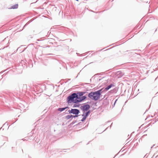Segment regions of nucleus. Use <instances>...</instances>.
Listing matches in <instances>:
<instances>
[{"instance_id":"nucleus-1","label":"nucleus","mask_w":158,"mask_h":158,"mask_svg":"<svg viewBox=\"0 0 158 158\" xmlns=\"http://www.w3.org/2000/svg\"><path fill=\"white\" fill-rule=\"evenodd\" d=\"M102 90L101 89L96 92H91L89 94L88 97L92 100H97L100 98Z\"/></svg>"},{"instance_id":"nucleus-2","label":"nucleus","mask_w":158,"mask_h":158,"mask_svg":"<svg viewBox=\"0 0 158 158\" xmlns=\"http://www.w3.org/2000/svg\"><path fill=\"white\" fill-rule=\"evenodd\" d=\"M78 97L75 93H73L68 98V102L69 103H77L79 102Z\"/></svg>"},{"instance_id":"nucleus-3","label":"nucleus","mask_w":158,"mask_h":158,"mask_svg":"<svg viewBox=\"0 0 158 158\" xmlns=\"http://www.w3.org/2000/svg\"><path fill=\"white\" fill-rule=\"evenodd\" d=\"M90 108L89 106L88 105H84L83 106L81 107V109L83 110V114L82 115L84 116V117L82 118L81 121H84L86 118V117L89 114V111H88V110Z\"/></svg>"},{"instance_id":"nucleus-4","label":"nucleus","mask_w":158,"mask_h":158,"mask_svg":"<svg viewBox=\"0 0 158 158\" xmlns=\"http://www.w3.org/2000/svg\"><path fill=\"white\" fill-rule=\"evenodd\" d=\"M70 112L74 114H78L79 112L78 110L76 109H72L70 110Z\"/></svg>"},{"instance_id":"nucleus-5","label":"nucleus","mask_w":158,"mask_h":158,"mask_svg":"<svg viewBox=\"0 0 158 158\" xmlns=\"http://www.w3.org/2000/svg\"><path fill=\"white\" fill-rule=\"evenodd\" d=\"M115 86V85L114 84H111L110 85H108L107 87H106L105 89V90L106 91H107L108 90H109L110 88L112 87H114Z\"/></svg>"},{"instance_id":"nucleus-6","label":"nucleus","mask_w":158,"mask_h":158,"mask_svg":"<svg viewBox=\"0 0 158 158\" xmlns=\"http://www.w3.org/2000/svg\"><path fill=\"white\" fill-rule=\"evenodd\" d=\"M86 98V97L85 96H80L78 97L79 102L81 101H82L84 100Z\"/></svg>"},{"instance_id":"nucleus-7","label":"nucleus","mask_w":158,"mask_h":158,"mask_svg":"<svg viewBox=\"0 0 158 158\" xmlns=\"http://www.w3.org/2000/svg\"><path fill=\"white\" fill-rule=\"evenodd\" d=\"M18 4H15L14 5H13L9 9H17L18 8Z\"/></svg>"},{"instance_id":"nucleus-8","label":"nucleus","mask_w":158,"mask_h":158,"mask_svg":"<svg viewBox=\"0 0 158 158\" xmlns=\"http://www.w3.org/2000/svg\"><path fill=\"white\" fill-rule=\"evenodd\" d=\"M76 116H72V115H69L66 116V118L68 119H69L72 117H75Z\"/></svg>"},{"instance_id":"nucleus-9","label":"nucleus","mask_w":158,"mask_h":158,"mask_svg":"<svg viewBox=\"0 0 158 158\" xmlns=\"http://www.w3.org/2000/svg\"><path fill=\"white\" fill-rule=\"evenodd\" d=\"M66 108H67V107L59 108L58 109V110L59 111H60V112H61V111H63L64 110H65Z\"/></svg>"},{"instance_id":"nucleus-10","label":"nucleus","mask_w":158,"mask_h":158,"mask_svg":"<svg viewBox=\"0 0 158 158\" xmlns=\"http://www.w3.org/2000/svg\"><path fill=\"white\" fill-rule=\"evenodd\" d=\"M81 94H80V95H83V94H82V93H80Z\"/></svg>"},{"instance_id":"nucleus-11","label":"nucleus","mask_w":158,"mask_h":158,"mask_svg":"<svg viewBox=\"0 0 158 158\" xmlns=\"http://www.w3.org/2000/svg\"><path fill=\"white\" fill-rule=\"evenodd\" d=\"M81 94H80V95H83V94H82V93H80Z\"/></svg>"}]
</instances>
